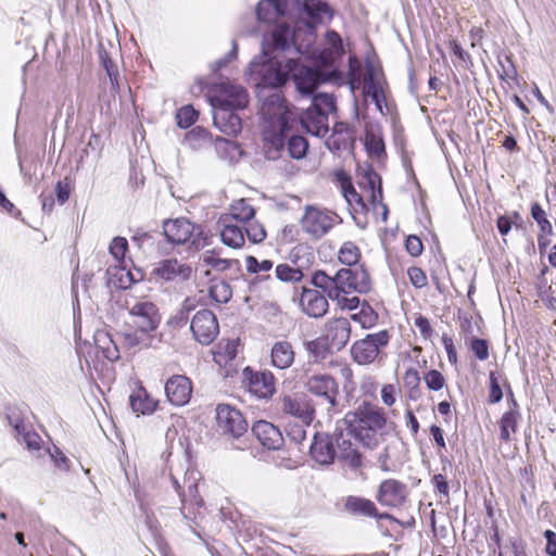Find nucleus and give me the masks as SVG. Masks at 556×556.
<instances>
[{"mask_svg": "<svg viewBox=\"0 0 556 556\" xmlns=\"http://www.w3.org/2000/svg\"><path fill=\"white\" fill-rule=\"evenodd\" d=\"M334 281V276L330 277L324 270H317L313 274L311 282L312 285L323 290V292Z\"/></svg>", "mask_w": 556, "mask_h": 556, "instance_id": "obj_63", "label": "nucleus"}, {"mask_svg": "<svg viewBox=\"0 0 556 556\" xmlns=\"http://www.w3.org/2000/svg\"><path fill=\"white\" fill-rule=\"evenodd\" d=\"M216 422L218 430L238 443H232L237 450L248 447V422L241 412L228 404H219L216 407Z\"/></svg>", "mask_w": 556, "mask_h": 556, "instance_id": "obj_4", "label": "nucleus"}, {"mask_svg": "<svg viewBox=\"0 0 556 556\" xmlns=\"http://www.w3.org/2000/svg\"><path fill=\"white\" fill-rule=\"evenodd\" d=\"M424 380L429 390L439 391L445 384L444 376L437 369H431L425 374Z\"/></svg>", "mask_w": 556, "mask_h": 556, "instance_id": "obj_54", "label": "nucleus"}, {"mask_svg": "<svg viewBox=\"0 0 556 556\" xmlns=\"http://www.w3.org/2000/svg\"><path fill=\"white\" fill-rule=\"evenodd\" d=\"M213 109H231L239 111L249 103V94L244 87L231 83H223L219 94L212 99Z\"/></svg>", "mask_w": 556, "mask_h": 556, "instance_id": "obj_11", "label": "nucleus"}, {"mask_svg": "<svg viewBox=\"0 0 556 556\" xmlns=\"http://www.w3.org/2000/svg\"><path fill=\"white\" fill-rule=\"evenodd\" d=\"M276 278L282 282L296 283L304 278V273L300 267H293L287 263L276 266Z\"/></svg>", "mask_w": 556, "mask_h": 556, "instance_id": "obj_41", "label": "nucleus"}, {"mask_svg": "<svg viewBox=\"0 0 556 556\" xmlns=\"http://www.w3.org/2000/svg\"><path fill=\"white\" fill-rule=\"evenodd\" d=\"M247 269L249 273L257 274L261 271H268L273 268L274 263L270 260L258 261L255 256L249 255L245 258Z\"/></svg>", "mask_w": 556, "mask_h": 556, "instance_id": "obj_53", "label": "nucleus"}, {"mask_svg": "<svg viewBox=\"0 0 556 556\" xmlns=\"http://www.w3.org/2000/svg\"><path fill=\"white\" fill-rule=\"evenodd\" d=\"M390 338L388 330L367 334L364 339L356 341L352 345L351 354L353 359L359 365L374 363L381 349L389 344Z\"/></svg>", "mask_w": 556, "mask_h": 556, "instance_id": "obj_6", "label": "nucleus"}, {"mask_svg": "<svg viewBox=\"0 0 556 556\" xmlns=\"http://www.w3.org/2000/svg\"><path fill=\"white\" fill-rule=\"evenodd\" d=\"M293 125H268L264 130L263 152L267 160H278L286 147V139Z\"/></svg>", "mask_w": 556, "mask_h": 556, "instance_id": "obj_16", "label": "nucleus"}, {"mask_svg": "<svg viewBox=\"0 0 556 556\" xmlns=\"http://www.w3.org/2000/svg\"><path fill=\"white\" fill-rule=\"evenodd\" d=\"M489 380H490V392H489L488 401L491 404H496L502 401L503 391H502L501 384H500L498 379L494 371L490 372Z\"/></svg>", "mask_w": 556, "mask_h": 556, "instance_id": "obj_58", "label": "nucleus"}, {"mask_svg": "<svg viewBox=\"0 0 556 556\" xmlns=\"http://www.w3.org/2000/svg\"><path fill=\"white\" fill-rule=\"evenodd\" d=\"M128 250V242L124 237H115L110 244V253L116 261H122Z\"/></svg>", "mask_w": 556, "mask_h": 556, "instance_id": "obj_55", "label": "nucleus"}, {"mask_svg": "<svg viewBox=\"0 0 556 556\" xmlns=\"http://www.w3.org/2000/svg\"><path fill=\"white\" fill-rule=\"evenodd\" d=\"M129 404L134 413L150 415L156 409L157 402L148 394L144 388H139L129 396Z\"/></svg>", "mask_w": 556, "mask_h": 556, "instance_id": "obj_36", "label": "nucleus"}, {"mask_svg": "<svg viewBox=\"0 0 556 556\" xmlns=\"http://www.w3.org/2000/svg\"><path fill=\"white\" fill-rule=\"evenodd\" d=\"M242 375L251 394L264 400H268L275 394L276 380L269 370L256 371L251 367H245Z\"/></svg>", "mask_w": 556, "mask_h": 556, "instance_id": "obj_9", "label": "nucleus"}, {"mask_svg": "<svg viewBox=\"0 0 556 556\" xmlns=\"http://www.w3.org/2000/svg\"><path fill=\"white\" fill-rule=\"evenodd\" d=\"M326 41L329 46L330 53L337 58H341L344 54V47L341 36L333 29H329L326 33Z\"/></svg>", "mask_w": 556, "mask_h": 556, "instance_id": "obj_51", "label": "nucleus"}, {"mask_svg": "<svg viewBox=\"0 0 556 556\" xmlns=\"http://www.w3.org/2000/svg\"><path fill=\"white\" fill-rule=\"evenodd\" d=\"M99 58H100L103 68L105 70V72L110 78L112 89L114 91H117L119 89V84H118L119 74H118L117 65L113 62V60L110 58L109 53L105 50H100Z\"/></svg>", "mask_w": 556, "mask_h": 556, "instance_id": "obj_44", "label": "nucleus"}, {"mask_svg": "<svg viewBox=\"0 0 556 556\" xmlns=\"http://www.w3.org/2000/svg\"><path fill=\"white\" fill-rule=\"evenodd\" d=\"M290 0H260L255 14L258 22L276 23L289 11Z\"/></svg>", "mask_w": 556, "mask_h": 556, "instance_id": "obj_26", "label": "nucleus"}, {"mask_svg": "<svg viewBox=\"0 0 556 556\" xmlns=\"http://www.w3.org/2000/svg\"><path fill=\"white\" fill-rule=\"evenodd\" d=\"M220 238L224 244L238 249L244 244V229L243 226L231 223L230 218L223 219V229Z\"/></svg>", "mask_w": 556, "mask_h": 556, "instance_id": "obj_34", "label": "nucleus"}, {"mask_svg": "<svg viewBox=\"0 0 556 556\" xmlns=\"http://www.w3.org/2000/svg\"><path fill=\"white\" fill-rule=\"evenodd\" d=\"M406 251L414 257L419 256L424 251V245L419 237L410 235L405 240Z\"/></svg>", "mask_w": 556, "mask_h": 556, "instance_id": "obj_64", "label": "nucleus"}, {"mask_svg": "<svg viewBox=\"0 0 556 556\" xmlns=\"http://www.w3.org/2000/svg\"><path fill=\"white\" fill-rule=\"evenodd\" d=\"M244 235L252 243L263 242L266 238V230L262 224L255 220H250L243 224Z\"/></svg>", "mask_w": 556, "mask_h": 556, "instance_id": "obj_48", "label": "nucleus"}, {"mask_svg": "<svg viewBox=\"0 0 556 556\" xmlns=\"http://www.w3.org/2000/svg\"><path fill=\"white\" fill-rule=\"evenodd\" d=\"M208 295L214 302L224 304L231 299L232 291L229 283L219 281L210 286Z\"/></svg>", "mask_w": 556, "mask_h": 556, "instance_id": "obj_46", "label": "nucleus"}, {"mask_svg": "<svg viewBox=\"0 0 556 556\" xmlns=\"http://www.w3.org/2000/svg\"><path fill=\"white\" fill-rule=\"evenodd\" d=\"M163 233L172 244H186L194 250H201L210 244L208 236L201 225H195L185 217L163 222Z\"/></svg>", "mask_w": 556, "mask_h": 556, "instance_id": "obj_3", "label": "nucleus"}, {"mask_svg": "<svg viewBox=\"0 0 556 556\" xmlns=\"http://www.w3.org/2000/svg\"><path fill=\"white\" fill-rule=\"evenodd\" d=\"M208 136L210 132L205 128L197 126L186 134V142L192 149H200L203 143L208 142Z\"/></svg>", "mask_w": 556, "mask_h": 556, "instance_id": "obj_49", "label": "nucleus"}, {"mask_svg": "<svg viewBox=\"0 0 556 556\" xmlns=\"http://www.w3.org/2000/svg\"><path fill=\"white\" fill-rule=\"evenodd\" d=\"M190 329L198 342L207 345L215 340L219 332L217 317L210 309H201L193 316Z\"/></svg>", "mask_w": 556, "mask_h": 556, "instance_id": "obj_10", "label": "nucleus"}, {"mask_svg": "<svg viewBox=\"0 0 556 556\" xmlns=\"http://www.w3.org/2000/svg\"><path fill=\"white\" fill-rule=\"evenodd\" d=\"M262 113L268 125H293L296 121L294 113L288 108L283 97L275 91L263 103Z\"/></svg>", "mask_w": 556, "mask_h": 556, "instance_id": "obj_8", "label": "nucleus"}, {"mask_svg": "<svg viewBox=\"0 0 556 556\" xmlns=\"http://www.w3.org/2000/svg\"><path fill=\"white\" fill-rule=\"evenodd\" d=\"M253 435L268 450H279L285 442L278 427L266 420H258L252 426Z\"/></svg>", "mask_w": 556, "mask_h": 556, "instance_id": "obj_24", "label": "nucleus"}, {"mask_svg": "<svg viewBox=\"0 0 556 556\" xmlns=\"http://www.w3.org/2000/svg\"><path fill=\"white\" fill-rule=\"evenodd\" d=\"M470 350L479 361H485L489 357V343L485 339L473 337L470 341Z\"/></svg>", "mask_w": 556, "mask_h": 556, "instance_id": "obj_56", "label": "nucleus"}, {"mask_svg": "<svg viewBox=\"0 0 556 556\" xmlns=\"http://www.w3.org/2000/svg\"><path fill=\"white\" fill-rule=\"evenodd\" d=\"M364 144L369 156L376 159L386 156V144L383 138L372 130H366Z\"/></svg>", "mask_w": 556, "mask_h": 556, "instance_id": "obj_40", "label": "nucleus"}, {"mask_svg": "<svg viewBox=\"0 0 556 556\" xmlns=\"http://www.w3.org/2000/svg\"><path fill=\"white\" fill-rule=\"evenodd\" d=\"M334 445V433L329 435L327 433L316 432L314 434L313 442L309 445V454L319 465H330L337 457Z\"/></svg>", "mask_w": 556, "mask_h": 556, "instance_id": "obj_18", "label": "nucleus"}, {"mask_svg": "<svg viewBox=\"0 0 556 556\" xmlns=\"http://www.w3.org/2000/svg\"><path fill=\"white\" fill-rule=\"evenodd\" d=\"M521 418L520 412H505L500 419V439L504 442L511 441V434L518 429V421Z\"/></svg>", "mask_w": 556, "mask_h": 556, "instance_id": "obj_38", "label": "nucleus"}, {"mask_svg": "<svg viewBox=\"0 0 556 556\" xmlns=\"http://www.w3.org/2000/svg\"><path fill=\"white\" fill-rule=\"evenodd\" d=\"M343 424L349 433L354 435V440L368 450H376L384 439V429L394 426L393 422H388L381 407L366 401L355 410L348 412Z\"/></svg>", "mask_w": 556, "mask_h": 556, "instance_id": "obj_1", "label": "nucleus"}, {"mask_svg": "<svg viewBox=\"0 0 556 556\" xmlns=\"http://www.w3.org/2000/svg\"><path fill=\"white\" fill-rule=\"evenodd\" d=\"M300 67V62L296 59H288L285 64L271 56L268 50L264 48L262 55L254 58L249 65L251 74L257 75L260 84L265 87L278 88L283 86L293 73Z\"/></svg>", "mask_w": 556, "mask_h": 556, "instance_id": "obj_2", "label": "nucleus"}, {"mask_svg": "<svg viewBox=\"0 0 556 556\" xmlns=\"http://www.w3.org/2000/svg\"><path fill=\"white\" fill-rule=\"evenodd\" d=\"M408 494L409 490L405 483L390 478L379 484L376 500L382 506L397 508L406 503Z\"/></svg>", "mask_w": 556, "mask_h": 556, "instance_id": "obj_13", "label": "nucleus"}, {"mask_svg": "<svg viewBox=\"0 0 556 556\" xmlns=\"http://www.w3.org/2000/svg\"><path fill=\"white\" fill-rule=\"evenodd\" d=\"M345 509L358 516L371 517L377 515V507L375 503L365 497L348 496L344 504Z\"/></svg>", "mask_w": 556, "mask_h": 556, "instance_id": "obj_37", "label": "nucleus"}, {"mask_svg": "<svg viewBox=\"0 0 556 556\" xmlns=\"http://www.w3.org/2000/svg\"><path fill=\"white\" fill-rule=\"evenodd\" d=\"M294 40V34L290 26L286 23L277 25L270 34L265 35L262 41V52L264 48L271 51H285Z\"/></svg>", "mask_w": 556, "mask_h": 556, "instance_id": "obj_27", "label": "nucleus"}, {"mask_svg": "<svg viewBox=\"0 0 556 556\" xmlns=\"http://www.w3.org/2000/svg\"><path fill=\"white\" fill-rule=\"evenodd\" d=\"M199 113L192 105L180 108L176 114L177 125L180 128H189L198 119Z\"/></svg>", "mask_w": 556, "mask_h": 556, "instance_id": "obj_50", "label": "nucleus"}, {"mask_svg": "<svg viewBox=\"0 0 556 556\" xmlns=\"http://www.w3.org/2000/svg\"><path fill=\"white\" fill-rule=\"evenodd\" d=\"M311 108L326 110L329 115L330 112L336 111V99L331 94L318 93L313 97Z\"/></svg>", "mask_w": 556, "mask_h": 556, "instance_id": "obj_52", "label": "nucleus"}, {"mask_svg": "<svg viewBox=\"0 0 556 556\" xmlns=\"http://www.w3.org/2000/svg\"><path fill=\"white\" fill-rule=\"evenodd\" d=\"M305 424L290 425L287 429V438L295 444H301L306 439Z\"/></svg>", "mask_w": 556, "mask_h": 556, "instance_id": "obj_62", "label": "nucleus"}, {"mask_svg": "<svg viewBox=\"0 0 556 556\" xmlns=\"http://www.w3.org/2000/svg\"><path fill=\"white\" fill-rule=\"evenodd\" d=\"M333 136H338V144L339 149L341 144H345L349 139H352L353 130L349 124L343 122H338L333 126Z\"/></svg>", "mask_w": 556, "mask_h": 556, "instance_id": "obj_59", "label": "nucleus"}, {"mask_svg": "<svg viewBox=\"0 0 556 556\" xmlns=\"http://www.w3.org/2000/svg\"><path fill=\"white\" fill-rule=\"evenodd\" d=\"M303 12L311 20L313 27L325 21H331L333 11L330 5L323 0H304L302 4Z\"/></svg>", "mask_w": 556, "mask_h": 556, "instance_id": "obj_31", "label": "nucleus"}, {"mask_svg": "<svg viewBox=\"0 0 556 556\" xmlns=\"http://www.w3.org/2000/svg\"><path fill=\"white\" fill-rule=\"evenodd\" d=\"M213 122L227 136L236 137L242 129L241 117L231 109H213Z\"/></svg>", "mask_w": 556, "mask_h": 556, "instance_id": "obj_29", "label": "nucleus"}, {"mask_svg": "<svg viewBox=\"0 0 556 556\" xmlns=\"http://www.w3.org/2000/svg\"><path fill=\"white\" fill-rule=\"evenodd\" d=\"M300 305L302 311L313 318L323 317L329 308L327 298L318 290L308 288H303Z\"/></svg>", "mask_w": 556, "mask_h": 556, "instance_id": "obj_23", "label": "nucleus"}, {"mask_svg": "<svg viewBox=\"0 0 556 556\" xmlns=\"http://www.w3.org/2000/svg\"><path fill=\"white\" fill-rule=\"evenodd\" d=\"M306 390L326 405L328 413L337 412L339 406V383L329 374H316L305 381Z\"/></svg>", "mask_w": 556, "mask_h": 556, "instance_id": "obj_5", "label": "nucleus"}, {"mask_svg": "<svg viewBox=\"0 0 556 556\" xmlns=\"http://www.w3.org/2000/svg\"><path fill=\"white\" fill-rule=\"evenodd\" d=\"M132 324L142 334H149L157 329L161 314L157 306L150 301H137L128 308Z\"/></svg>", "mask_w": 556, "mask_h": 556, "instance_id": "obj_7", "label": "nucleus"}, {"mask_svg": "<svg viewBox=\"0 0 556 556\" xmlns=\"http://www.w3.org/2000/svg\"><path fill=\"white\" fill-rule=\"evenodd\" d=\"M361 257V251L358 247L352 242L346 241L342 244L339 251V261L348 266L356 265Z\"/></svg>", "mask_w": 556, "mask_h": 556, "instance_id": "obj_45", "label": "nucleus"}, {"mask_svg": "<svg viewBox=\"0 0 556 556\" xmlns=\"http://www.w3.org/2000/svg\"><path fill=\"white\" fill-rule=\"evenodd\" d=\"M333 214L307 206L301 219L302 229L314 239L324 237L334 225Z\"/></svg>", "mask_w": 556, "mask_h": 556, "instance_id": "obj_12", "label": "nucleus"}, {"mask_svg": "<svg viewBox=\"0 0 556 556\" xmlns=\"http://www.w3.org/2000/svg\"><path fill=\"white\" fill-rule=\"evenodd\" d=\"M352 439H354V435L350 434L346 428L344 430L336 429L334 441L338 448V459L351 469L357 470L363 466V456L355 447Z\"/></svg>", "mask_w": 556, "mask_h": 556, "instance_id": "obj_14", "label": "nucleus"}, {"mask_svg": "<svg viewBox=\"0 0 556 556\" xmlns=\"http://www.w3.org/2000/svg\"><path fill=\"white\" fill-rule=\"evenodd\" d=\"M172 483L176 492L178 493L181 501L180 513L186 519H194L195 516L191 517L190 507H202L203 500L199 496L198 484L193 472L190 476L185 477L184 485H180L179 481L172 477Z\"/></svg>", "mask_w": 556, "mask_h": 556, "instance_id": "obj_15", "label": "nucleus"}, {"mask_svg": "<svg viewBox=\"0 0 556 556\" xmlns=\"http://www.w3.org/2000/svg\"><path fill=\"white\" fill-rule=\"evenodd\" d=\"M531 217L536 222L540 227V231L545 235H553V227L551 222L546 217V212L539 203L531 205Z\"/></svg>", "mask_w": 556, "mask_h": 556, "instance_id": "obj_47", "label": "nucleus"}, {"mask_svg": "<svg viewBox=\"0 0 556 556\" xmlns=\"http://www.w3.org/2000/svg\"><path fill=\"white\" fill-rule=\"evenodd\" d=\"M165 394L173 405L184 406L191 399L192 382L185 375H174L165 383Z\"/></svg>", "mask_w": 556, "mask_h": 556, "instance_id": "obj_20", "label": "nucleus"}, {"mask_svg": "<svg viewBox=\"0 0 556 556\" xmlns=\"http://www.w3.org/2000/svg\"><path fill=\"white\" fill-rule=\"evenodd\" d=\"M294 356L293 348L288 341H278L271 348V364L276 368H289L294 362Z\"/></svg>", "mask_w": 556, "mask_h": 556, "instance_id": "obj_33", "label": "nucleus"}, {"mask_svg": "<svg viewBox=\"0 0 556 556\" xmlns=\"http://www.w3.org/2000/svg\"><path fill=\"white\" fill-rule=\"evenodd\" d=\"M279 408L282 414L294 417L305 425L313 420L314 409L308 402L301 396L285 395L279 399Z\"/></svg>", "mask_w": 556, "mask_h": 556, "instance_id": "obj_21", "label": "nucleus"}, {"mask_svg": "<svg viewBox=\"0 0 556 556\" xmlns=\"http://www.w3.org/2000/svg\"><path fill=\"white\" fill-rule=\"evenodd\" d=\"M336 274L338 280L348 288L350 293H367L371 290L369 274L363 265L355 268H341Z\"/></svg>", "mask_w": 556, "mask_h": 556, "instance_id": "obj_17", "label": "nucleus"}, {"mask_svg": "<svg viewBox=\"0 0 556 556\" xmlns=\"http://www.w3.org/2000/svg\"><path fill=\"white\" fill-rule=\"evenodd\" d=\"M254 216H255L254 207L252 205H250L248 200L240 199V200L235 201L231 204L230 216L228 218H230V220L235 219V220H238V222L244 224V223H249L250 220L254 219Z\"/></svg>", "mask_w": 556, "mask_h": 556, "instance_id": "obj_39", "label": "nucleus"}, {"mask_svg": "<svg viewBox=\"0 0 556 556\" xmlns=\"http://www.w3.org/2000/svg\"><path fill=\"white\" fill-rule=\"evenodd\" d=\"M303 345L309 361L316 364L325 362L333 350L323 336L314 340L304 341Z\"/></svg>", "mask_w": 556, "mask_h": 556, "instance_id": "obj_35", "label": "nucleus"}, {"mask_svg": "<svg viewBox=\"0 0 556 556\" xmlns=\"http://www.w3.org/2000/svg\"><path fill=\"white\" fill-rule=\"evenodd\" d=\"M324 293L327 294V296L332 300L337 301L339 303V300H342L344 294H350L348 292V288L341 285V281L338 280L337 274L334 275V281L324 291Z\"/></svg>", "mask_w": 556, "mask_h": 556, "instance_id": "obj_57", "label": "nucleus"}, {"mask_svg": "<svg viewBox=\"0 0 556 556\" xmlns=\"http://www.w3.org/2000/svg\"><path fill=\"white\" fill-rule=\"evenodd\" d=\"M192 268L188 264L179 263L176 258L163 260L156 264L152 275L164 281H186L191 277Z\"/></svg>", "mask_w": 556, "mask_h": 556, "instance_id": "obj_19", "label": "nucleus"}, {"mask_svg": "<svg viewBox=\"0 0 556 556\" xmlns=\"http://www.w3.org/2000/svg\"><path fill=\"white\" fill-rule=\"evenodd\" d=\"M407 275L409 277V281L412 282V285L415 288L421 289L425 286H427V282H428L427 275L420 267H417V266L409 267L407 270Z\"/></svg>", "mask_w": 556, "mask_h": 556, "instance_id": "obj_60", "label": "nucleus"}, {"mask_svg": "<svg viewBox=\"0 0 556 556\" xmlns=\"http://www.w3.org/2000/svg\"><path fill=\"white\" fill-rule=\"evenodd\" d=\"M302 127L311 135L324 137L329 131L326 110L307 108L300 116Z\"/></svg>", "mask_w": 556, "mask_h": 556, "instance_id": "obj_25", "label": "nucleus"}, {"mask_svg": "<svg viewBox=\"0 0 556 556\" xmlns=\"http://www.w3.org/2000/svg\"><path fill=\"white\" fill-rule=\"evenodd\" d=\"M352 319L359 321L363 328H371L378 321V313L367 301H363L359 313L353 314Z\"/></svg>", "mask_w": 556, "mask_h": 556, "instance_id": "obj_43", "label": "nucleus"}, {"mask_svg": "<svg viewBox=\"0 0 556 556\" xmlns=\"http://www.w3.org/2000/svg\"><path fill=\"white\" fill-rule=\"evenodd\" d=\"M290 76L293 77L296 90L305 97H312L317 89V77L316 73L308 67L302 66L290 73Z\"/></svg>", "mask_w": 556, "mask_h": 556, "instance_id": "obj_32", "label": "nucleus"}, {"mask_svg": "<svg viewBox=\"0 0 556 556\" xmlns=\"http://www.w3.org/2000/svg\"><path fill=\"white\" fill-rule=\"evenodd\" d=\"M361 185H363L369 192V202L376 207L379 205L382 210V220L386 222L388 218L389 210L387 204L382 202V182L381 177L372 168L365 172Z\"/></svg>", "mask_w": 556, "mask_h": 556, "instance_id": "obj_28", "label": "nucleus"}, {"mask_svg": "<svg viewBox=\"0 0 556 556\" xmlns=\"http://www.w3.org/2000/svg\"><path fill=\"white\" fill-rule=\"evenodd\" d=\"M351 336V325L348 318H332L326 324V333L323 336L327 339L330 346L336 350H342L349 342Z\"/></svg>", "mask_w": 556, "mask_h": 556, "instance_id": "obj_22", "label": "nucleus"}, {"mask_svg": "<svg viewBox=\"0 0 556 556\" xmlns=\"http://www.w3.org/2000/svg\"><path fill=\"white\" fill-rule=\"evenodd\" d=\"M364 78V93L371 98L377 109L382 112L384 94L380 83L376 77V70L371 62H366Z\"/></svg>", "mask_w": 556, "mask_h": 556, "instance_id": "obj_30", "label": "nucleus"}, {"mask_svg": "<svg viewBox=\"0 0 556 556\" xmlns=\"http://www.w3.org/2000/svg\"><path fill=\"white\" fill-rule=\"evenodd\" d=\"M286 146L290 157L301 160L306 156L308 141L303 136L292 135L286 139Z\"/></svg>", "mask_w": 556, "mask_h": 556, "instance_id": "obj_42", "label": "nucleus"}, {"mask_svg": "<svg viewBox=\"0 0 556 556\" xmlns=\"http://www.w3.org/2000/svg\"><path fill=\"white\" fill-rule=\"evenodd\" d=\"M342 190L344 198L350 204H352V202H355L356 204L361 205L363 210L366 207V203L363 197L355 190L350 180L346 184L342 185Z\"/></svg>", "mask_w": 556, "mask_h": 556, "instance_id": "obj_61", "label": "nucleus"}]
</instances>
